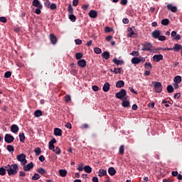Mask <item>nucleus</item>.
<instances>
[{"label":"nucleus","instance_id":"nucleus-1","mask_svg":"<svg viewBox=\"0 0 182 182\" xmlns=\"http://www.w3.org/2000/svg\"><path fill=\"white\" fill-rule=\"evenodd\" d=\"M5 168H6L9 176H16V174H18V170H19V167L16 164H8L5 166Z\"/></svg>","mask_w":182,"mask_h":182},{"label":"nucleus","instance_id":"nucleus-2","mask_svg":"<svg viewBox=\"0 0 182 182\" xmlns=\"http://www.w3.org/2000/svg\"><path fill=\"white\" fill-rule=\"evenodd\" d=\"M127 95V92L126 91V90L124 89H122L119 92H117L115 94V97H117V99H119L120 100H122V99H124V97H126Z\"/></svg>","mask_w":182,"mask_h":182},{"label":"nucleus","instance_id":"nucleus-3","mask_svg":"<svg viewBox=\"0 0 182 182\" xmlns=\"http://www.w3.org/2000/svg\"><path fill=\"white\" fill-rule=\"evenodd\" d=\"M153 85L156 93H161L163 90V85L160 82H153Z\"/></svg>","mask_w":182,"mask_h":182},{"label":"nucleus","instance_id":"nucleus-4","mask_svg":"<svg viewBox=\"0 0 182 182\" xmlns=\"http://www.w3.org/2000/svg\"><path fill=\"white\" fill-rule=\"evenodd\" d=\"M153 49V45L150 43H145L143 45L142 50L146 51V52H151Z\"/></svg>","mask_w":182,"mask_h":182},{"label":"nucleus","instance_id":"nucleus-5","mask_svg":"<svg viewBox=\"0 0 182 182\" xmlns=\"http://www.w3.org/2000/svg\"><path fill=\"white\" fill-rule=\"evenodd\" d=\"M14 140H15V137H14V136L11 135L10 134H6L4 136V141L6 143H12L14 142Z\"/></svg>","mask_w":182,"mask_h":182},{"label":"nucleus","instance_id":"nucleus-6","mask_svg":"<svg viewBox=\"0 0 182 182\" xmlns=\"http://www.w3.org/2000/svg\"><path fill=\"white\" fill-rule=\"evenodd\" d=\"M55 143H56V139L53 138L48 143V149L52 150V151H55Z\"/></svg>","mask_w":182,"mask_h":182},{"label":"nucleus","instance_id":"nucleus-7","mask_svg":"<svg viewBox=\"0 0 182 182\" xmlns=\"http://www.w3.org/2000/svg\"><path fill=\"white\" fill-rule=\"evenodd\" d=\"M23 168L24 171H31V170L33 168V162L28 164L27 165L24 166Z\"/></svg>","mask_w":182,"mask_h":182},{"label":"nucleus","instance_id":"nucleus-8","mask_svg":"<svg viewBox=\"0 0 182 182\" xmlns=\"http://www.w3.org/2000/svg\"><path fill=\"white\" fill-rule=\"evenodd\" d=\"M49 38L52 45H56V43H58V38H56L54 34H50Z\"/></svg>","mask_w":182,"mask_h":182},{"label":"nucleus","instance_id":"nucleus-9","mask_svg":"<svg viewBox=\"0 0 182 182\" xmlns=\"http://www.w3.org/2000/svg\"><path fill=\"white\" fill-rule=\"evenodd\" d=\"M161 32L159 30H155L152 32V37L154 39H159L160 35H161Z\"/></svg>","mask_w":182,"mask_h":182},{"label":"nucleus","instance_id":"nucleus-10","mask_svg":"<svg viewBox=\"0 0 182 182\" xmlns=\"http://www.w3.org/2000/svg\"><path fill=\"white\" fill-rule=\"evenodd\" d=\"M163 55L161 54H159V55H154L153 56V60L155 61V62H160V60H163Z\"/></svg>","mask_w":182,"mask_h":182},{"label":"nucleus","instance_id":"nucleus-11","mask_svg":"<svg viewBox=\"0 0 182 182\" xmlns=\"http://www.w3.org/2000/svg\"><path fill=\"white\" fill-rule=\"evenodd\" d=\"M88 15L90 16V18H97V11H95V10H90V12L88 13Z\"/></svg>","mask_w":182,"mask_h":182},{"label":"nucleus","instance_id":"nucleus-12","mask_svg":"<svg viewBox=\"0 0 182 182\" xmlns=\"http://www.w3.org/2000/svg\"><path fill=\"white\" fill-rule=\"evenodd\" d=\"M168 11L176 13L177 11V7L173 6V4H168L166 6Z\"/></svg>","mask_w":182,"mask_h":182},{"label":"nucleus","instance_id":"nucleus-13","mask_svg":"<svg viewBox=\"0 0 182 182\" xmlns=\"http://www.w3.org/2000/svg\"><path fill=\"white\" fill-rule=\"evenodd\" d=\"M112 62L115 65H117V66H119V65H123V63H124L123 60H118L117 58H114L113 60H112Z\"/></svg>","mask_w":182,"mask_h":182},{"label":"nucleus","instance_id":"nucleus-14","mask_svg":"<svg viewBox=\"0 0 182 182\" xmlns=\"http://www.w3.org/2000/svg\"><path fill=\"white\" fill-rule=\"evenodd\" d=\"M77 65L80 68H85L86 66V60L81 59L77 61Z\"/></svg>","mask_w":182,"mask_h":182},{"label":"nucleus","instance_id":"nucleus-15","mask_svg":"<svg viewBox=\"0 0 182 182\" xmlns=\"http://www.w3.org/2000/svg\"><path fill=\"white\" fill-rule=\"evenodd\" d=\"M11 132H12V133H18V132H19V127H18V125L16 124L11 125Z\"/></svg>","mask_w":182,"mask_h":182},{"label":"nucleus","instance_id":"nucleus-16","mask_svg":"<svg viewBox=\"0 0 182 182\" xmlns=\"http://www.w3.org/2000/svg\"><path fill=\"white\" fill-rule=\"evenodd\" d=\"M32 5L36 8H39L43 6L42 4H41V1H39V0H33L32 2Z\"/></svg>","mask_w":182,"mask_h":182},{"label":"nucleus","instance_id":"nucleus-17","mask_svg":"<svg viewBox=\"0 0 182 182\" xmlns=\"http://www.w3.org/2000/svg\"><path fill=\"white\" fill-rule=\"evenodd\" d=\"M102 58L105 59V60H107V59L110 58V53H109V51H105L102 53Z\"/></svg>","mask_w":182,"mask_h":182},{"label":"nucleus","instance_id":"nucleus-18","mask_svg":"<svg viewBox=\"0 0 182 182\" xmlns=\"http://www.w3.org/2000/svg\"><path fill=\"white\" fill-rule=\"evenodd\" d=\"M25 159H26V155H25L24 154H21L19 155H17L18 161H20V162L23 161Z\"/></svg>","mask_w":182,"mask_h":182},{"label":"nucleus","instance_id":"nucleus-19","mask_svg":"<svg viewBox=\"0 0 182 182\" xmlns=\"http://www.w3.org/2000/svg\"><path fill=\"white\" fill-rule=\"evenodd\" d=\"M127 100V97H124L122 103V105L123 106V107H129V106H130V102Z\"/></svg>","mask_w":182,"mask_h":182},{"label":"nucleus","instance_id":"nucleus-20","mask_svg":"<svg viewBox=\"0 0 182 182\" xmlns=\"http://www.w3.org/2000/svg\"><path fill=\"white\" fill-rule=\"evenodd\" d=\"M124 86V81L123 80H118L116 83V87L120 89Z\"/></svg>","mask_w":182,"mask_h":182},{"label":"nucleus","instance_id":"nucleus-21","mask_svg":"<svg viewBox=\"0 0 182 182\" xmlns=\"http://www.w3.org/2000/svg\"><path fill=\"white\" fill-rule=\"evenodd\" d=\"M54 135L60 136H62V129L59 128H55L54 129Z\"/></svg>","mask_w":182,"mask_h":182},{"label":"nucleus","instance_id":"nucleus-22","mask_svg":"<svg viewBox=\"0 0 182 182\" xmlns=\"http://www.w3.org/2000/svg\"><path fill=\"white\" fill-rule=\"evenodd\" d=\"M106 174H107V171L105 169H100L98 171L99 177H103L104 176H106Z\"/></svg>","mask_w":182,"mask_h":182},{"label":"nucleus","instance_id":"nucleus-23","mask_svg":"<svg viewBox=\"0 0 182 182\" xmlns=\"http://www.w3.org/2000/svg\"><path fill=\"white\" fill-rule=\"evenodd\" d=\"M131 62L133 65H139V63H140V60L139 57H134L132 59Z\"/></svg>","mask_w":182,"mask_h":182},{"label":"nucleus","instance_id":"nucleus-24","mask_svg":"<svg viewBox=\"0 0 182 182\" xmlns=\"http://www.w3.org/2000/svg\"><path fill=\"white\" fill-rule=\"evenodd\" d=\"M103 92H107L110 90V84L109 82H105L102 87Z\"/></svg>","mask_w":182,"mask_h":182},{"label":"nucleus","instance_id":"nucleus-25","mask_svg":"<svg viewBox=\"0 0 182 182\" xmlns=\"http://www.w3.org/2000/svg\"><path fill=\"white\" fill-rule=\"evenodd\" d=\"M58 173H59L60 177H65L68 174V171H66L65 169H60L58 171Z\"/></svg>","mask_w":182,"mask_h":182},{"label":"nucleus","instance_id":"nucleus-26","mask_svg":"<svg viewBox=\"0 0 182 182\" xmlns=\"http://www.w3.org/2000/svg\"><path fill=\"white\" fill-rule=\"evenodd\" d=\"M108 173L109 176H114V174H116V169H114L113 167H110L108 169Z\"/></svg>","mask_w":182,"mask_h":182},{"label":"nucleus","instance_id":"nucleus-27","mask_svg":"<svg viewBox=\"0 0 182 182\" xmlns=\"http://www.w3.org/2000/svg\"><path fill=\"white\" fill-rule=\"evenodd\" d=\"M173 50L176 52H178L181 49H182V46L180 44H174V47L173 48Z\"/></svg>","mask_w":182,"mask_h":182},{"label":"nucleus","instance_id":"nucleus-28","mask_svg":"<svg viewBox=\"0 0 182 182\" xmlns=\"http://www.w3.org/2000/svg\"><path fill=\"white\" fill-rule=\"evenodd\" d=\"M161 25H164V26H167V25H168V23H170V21L168 20V18H164L161 20Z\"/></svg>","mask_w":182,"mask_h":182},{"label":"nucleus","instance_id":"nucleus-29","mask_svg":"<svg viewBox=\"0 0 182 182\" xmlns=\"http://www.w3.org/2000/svg\"><path fill=\"white\" fill-rule=\"evenodd\" d=\"M18 137L20 139L21 143H25L26 137H25V134L24 133L19 134Z\"/></svg>","mask_w":182,"mask_h":182},{"label":"nucleus","instance_id":"nucleus-30","mask_svg":"<svg viewBox=\"0 0 182 182\" xmlns=\"http://www.w3.org/2000/svg\"><path fill=\"white\" fill-rule=\"evenodd\" d=\"M173 82L175 83H181V76L177 75L174 77Z\"/></svg>","mask_w":182,"mask_h":182},{"label":"nucleus","instance_id":"nucleus-31","mask_svg":"<svg viewBox=\"0 0 182 182\" xmlns=\"http://www.w3.org/2000/svg\"><path fill=\"white\" fill-rule=\"evenodd\" d=\"M166 90L168 93H173L174 92V87L171 85H168Z\"/></svg>","mask_w":182,"mask_h":182},{"label":"nucleus","instance_id":"nucleus-32","mask_svg":"<svg viewBox=\"0 0 182 182\" xmlns=\"http://www.w3.org/2000/svg\"><path fill=\"white\" fill-rule=\"evenodd\" d=\"M37 173H39L41 176H43L46 173V171L43 168H40L36 170Z\"/></svg>","mask_w":182,"mask_h":182},{"label":"nucleus","instance_id":"nucleus-33","mask_svg":"<svg viewBox=\"0 0 182 182\" xmlns=\"http://www.w3.org/2000/svg\"><path fill=\"white\" fill-rule=\"evenodd\" d=\"M128 32H129L128 37L129 38H132L133 36V35H135L134 31H133V28H132L131 27L128 28Z\"/></svg>","mask_w":182,"mask_h":182},{"label":"nucleus","instance_id":"nucleus-34","mask_svg":"<svg viewBox=\"0 0 182 182\" xmlns=\"http://www.w3.org/2000/svg\"><path fill=\"white\" fill-rule=\"evenodd\" d=\"M43 113L42 111L37 109L35 112H34V116L35 117H41V116H42Z\"/></svg>","mask_w":182,"mask_h":182},{"label":"nucleus","instance_id":"nucleus-35","mask_svg":"<svg viewBox=\"0 0 182 182\" xmlns=\"http://www.w3.org/2000/svg\"><path fill=\"white\" fill-rule=\"evenodd\" d=\"M144 67H145V69L150 70V69H152L153 65H151V63H145Z\"/></svg>","mask_w":182,"mask_h":182},{"label":"nucleus","instance_id":"nucleus-36","mask_svg":"<svg viewBox=\"0 0 182 182\" xmlns=\"http://www.w3.org/2000/svg\"><path fill=\"white\" fill-rule=\"evenodd\" d=\"M39 178H41V175H39L38 173H34V176H32L31 179L33 181H36V180H39Z\"/></svg>","mask_w":182,"mask_h":182},{"label":"nucleus","instance_id":"nucleus-37","mask_svg":"<svg viewBox=\"0 0 182 182\" xmlns=\"http://www.w3.org/2000/svg\"><path fill=\"white\" fill-rule=\"evenodd\" d=\"M84 170L85 173H92V167H90V166H85L84 167Z\"/></svg>","mask_w":182,"mask_h":182},{"label":"nucleus","instance_id":"nucleus-38","mask_svg":"<svg viewBox=\"0 0 182 182\" xmlns=\"http://www.w3.org/2000/svg\"><path fill=\"white\" fill-rule=\"evenodd\" d=\"M114 75H120L122 73V68H114Z\"/></svg>","mask_w":182,"mask_h":182},{"label":"nucleus","instance_id":"nucleus-39","mask_svg":"<svg viewBox=\"0 0 182 182\" xmlns=\"http://www.w3.org/2000/svg\"><path fill=\"white\" fill-rule=\"evenodd\" d=\"M119 154L123 156L124 154V145H121L119 149Z\"/></svg>","mask_w":182,"mask_h":182},{"label":"nucleus","instance_id":"nucleus-40","mask_svg":"<svg viewBox=\"0 0 182 182\" xmlns=\"http://www.w3.org/2000/svg\"><path fill=\"white\" fill-rule=\"evenodd\" d=\"M69 19L71 21V22H76V16L71 14L69 15Z\"/></svg>","mask_w":182,"mask_h":182},{"label":"nucleus","instance_id":"nucleus-41","mask_svg":"<svg viewBox=\"0 0 182 182\" xmlns=\"http://www.w3.org/2000/svg\"><path fill=\"white\" fill-rule=\"evenodd\" d=\"M6 174V169L4 167L0 168V176H5Z\"/></svg>","mask_w":182,"mask_h":182},{"label":"nucleus","instance_id":"nucleus-42","mask_svg":"<svg viewBox=\"0 0 182 182\" xmlns=\"http://www.w3.org/2000/svg\"><path fill=\"white\" fill-rule=\"evenodd\" d=\"M34 152L36 153V156H40L41 153H42V151L39 147H37L35 149Z\"/></svg>","mask_w":182,"mask_h":182},{"label":"nucleus","instance_id":"nucleus-43","mask_svg":"<svg viewBox=\"0 0 182 182\" xmlns=\"http://www.w3.org/2000/svg\"><path fill=\"white\" fill-rule=\"evenodd\" d=\"M82 58H83V54H82V53H77L75 54V58L77 59V60H79V59H82Z\"/></svg>","mask_w":182,"mask_h":182},{"label":"nucleus","instance_id":"nucleus-44","mask_svg":"<svg viewBox=\"0 0 182 182\" xmlns=\"http://www.w3.org/2000/svg\"><path fill=\"white\" fill-rule=\"evenodd\" d=\"M7 150L8 151H11L12 153H14V151H15V148H14V146L12 145H8L7 146Z\"/></svg>","mask_w":182,"mask_h":182},{"label":"nucleus","instance_id":"nucleus-45","mask_svg":"<svg viewBox=\"0 0 182 182\" xmlns=\"http://www.w3.org/2000/svg\"><path fill=\"white\" fill-rule=\"evenodd\" d=\"M11 76H12V73H11V71H6L4 74V77H6V79L11 77Z\"/></svg>","mask_w":182,"mask_h":182},{"label":"nucleus","instance_id":"nucleus-46","mask_svg":"<svg viewBox=\"0 0 182 182\" xmlns=\"http://www.w3.org/2000/svg\"><path fill=\"white\" fill-rule=\"evenodd\" d=\"M68 11L69 12L70 14H73V7H72V4H69L68 8Z\"/></svg>","mask_w":182,"mask_h":182},{"label":"nucleus","instance_id":"nucleus-47","mask_svg":"<svg viewBox=\"0 0 182 182\" xmlns=\"http://www.w3.org/2000/svg\"><path fill=\"white\" fill-rule=\"evenodd\" d=\"M94 52L95 53H97V55H99V53H102V49H100V48H94Z\"/></svg>","mask_w":182,"mask_h":182},{"label":"nucleus","instance_id":"nucleus-48","mask_svg":"<svg viewBox=\"0 0 182 182\" xmlns=\"http://www.w3.org/2000/svg\"><path fill=\"white\" fill-rule=\"evenodd\" d=\"M43 6L41 7H37V9L35 10V14H36L37 15H41V9H42Z\"/></svg>","mask_w":182,"mask_h":182},{"label":"nucleus","instance_id":"nucleus-49","mask_svg":"<svg viewBox=\"0 0 182 182\" xmlns=\"http://www.w3.org/2000/svg\"><path fill=\"white\" fill-rule=\"evenodd\" d=\"M50 9L51 11H53L55 9H56V8H58V6L56 5V4H52L50 6H49Z\"/></svg>","mask_w":182,"mask_h":182},{"label":"nucleus","instance_id":"nucleus-50","mask_svg":"<svg viewBox=\"0 0 182 182\" xmlns=\"http://www.w3.org/2000/svg\"><path fill=\"white\" fill-rule=\"evenodd\" d=\"M55 154H60V153H62V151L60 150V148H59L58 146H57L55 149Z\"/></svg>","mask_w":182,"mask_h":182},{"label":"nucleus","instance_id":"nucleus-51","mask_svg":"<svg viewBox=\"0 0 182 182\" xmlns=\"http://www.w3.org/2000/svg\"><path fill=\"white\" fill-rule=\"evenodd\" d=\"M112 31H113V29H112V28L109 26H106L105 28V31L107 32V33L112 32Z\"/></svg>","mask_w":182,"mask_h":182},{"label":"nucleus","instance_id":"nucleus-52","mask_svg":"<svg viewBox=\"0 0 182 182\" xmlns=\"http://www.w3.org/2000/svg\"><path fill=\"white\" fill-rule=\"evenodd\" d=\"M64 99L65 102H66L67 103L70 102V95H65Z\"/></svg>","mask_w":182,"mask_h":182},{"label":"nucleus","instance_id":"nucleus-53","mask_svg":"<svg viewBox=\"0 0 182 182\" xmlns=\"http://www.w3.org/2000/svg\"><path fill=\"white\" fill-rule=\"evenodd\" d=\"M174 99H180L181 97V94L180 92H178L173 95Z\"/></svg>","mask_w":182,"mask_h":182},{"label":"nucleus","instance_id":"nucleus-54","mask_svg":"<svg viewBox=\"0 0 182 182\" xmlns=\"http://www.w3.org/2000/svg\"><path fill=\"white\" fill-rule=\"evenodd\" d=\"M44 4H45V6H47V8H49L50 6V1L46 0Z\"/></svg>","mask_w":182,"mask_h":182},{"label":"nucleus","instance_id":"nucleus-55","mask_svg":"<svg viewBox=\"0 0 182 182\" xmlns=\"http://www.w3.org/2000/svg\"><path fill=\"white\" fill-rule=\"evenodd\" d=\"M78 171H83V164H80L77 167Z\"/></svg>","mask_w":182,"mask_h":182},{"label":"nucleus","instance_id":"nucleus-56","mask_svg":"<svg viewBox=\"0 0 182 182\" xmlns=\"http://www.w3.org/2000/svg\"><path fill=\"white\" fill-rule=\"evenodd\" d=\"M6 21L7 19L4 16L0 17V22H2L3 23H6Z\"/></svg>","mask_w":182,"mask_h":182},{"label":"nucleus","instance_id":"nucleus-57","mask_svg":"<svg viewBox=\"0 0 182 182\" xmlns=\"http://www.w3.org/2000/svg\"><path fill=\"white\" fill-rule=\"evenodd\" d=\"M130 55H132V56H139V51H132Z\"/></svg>","mask_w":182,"mask_h":182},{"label":"nucleus","instance_id":"nucleus-58","mask_svg":"<svg viewBox=\"0 0 182 182\" xmlns=\"http://www.w3.org/2000/svg\"><path fill=\"white\" fill-rule=\"evenodd\" d=\"M139 63H144V62H146V58L139 57Z\"/></svg>","mask_w":182,"mask_h":182},{"label":"nucleus","instance_id":"nucleus-59","mask_svg":"<svg viewBox=\"0 0 182 182\" xmlns=\"http://www.w3.org/2000/svg\"><path fill=\"white\" fill-rule=\"evenodd\" d=\"M159 41H161V42L166 41V37L164 36H159Z\"/></svg>","mask_w":182,"mask_h":182},{"label":"nucleus","instance_id":"nucleus-60","mask_svg":"<svg viewBox=\"0 0 182 182\" xmlns=\"http://www.w3.org/2000/svg\"><path fill=\"white\" fill-rule=\"evenodd\" d=\"M75 43L76 45H82V40L80 39H75Z\"/></svg>","mask_w":182,"mask_h":182},{"label":"nucleus","instance_id":"nucleus-61","mask_svg":"<svg viewBox=\"0 0 182 182\" xmlns=\"http://www.w3.org/2000/svg\"><path fill=\"white\" fill-rule=\"evenodd\" d=\"M78 4H79V0H73V6H77Z\"/></svg>","mask_w":182,"mask_h":182},{"label":"nucleus","instance_id":"nucleus-62","mask_svg":"<svg viewBox=\"0 0 182 182\" xmlns=\"http://www.w3.org/2000/svg\"><path fill=\"white\" fill-rule=\"evenodd\" d=\"M70 73H71V75H73V76H75V75L77 74V71H76V70H75V69H72L70 70Z\"/></svg>","mask_w":182,"mask_h":182},{"label":"nucleus","instance_id":"nucleus-63","mask_svg":"<svg viewBox=\"0 0 182 182\" xmlns=\"http://www.w3.org/2000/svg\"><path fill=\"white\" fill-rule=\"evenodd\" d=\"M81 129H89V124H83L81 125Z\"/></svg>","mask_w":182,"mask_h":182},{"label":"nucleus","instance_id":"nucleus-64","mask_svg":"<svg viewBox=\"0 0 182 182\" xmlns=\"http://www.w3.org/2000/svg\"><path fill=\"white\" fill-rule=\"evenodd\" d=\"M38 160H40L41 163H43V161H45V156H43V155L40 156Z\"/></svg>","mask_w":182,"mask_h":182}]
</instances>
